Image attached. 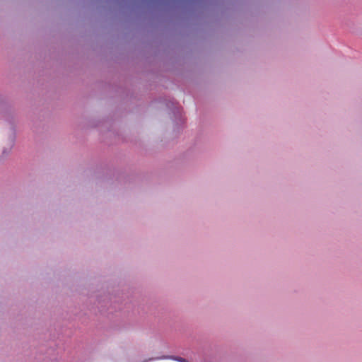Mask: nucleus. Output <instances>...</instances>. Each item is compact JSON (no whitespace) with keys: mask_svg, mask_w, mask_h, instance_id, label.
Here are the masks:
<instances>
[{"mask_svg":"<svg viewBox=\"0 0 362 362\" xmlns=\"http://www.w3.org/2000/svg\"><path fill=\"white\" fill-rule=\"evenodd\" d=\"M164 358H168L167 356H165ZM170 358L177 361L178 362H188L185 358L180 357V356H170Z\"/></svg>","mask_w":362,"mask_h":362,"instance_id":"obj_1","label":"nucleus"}]
</instances>
